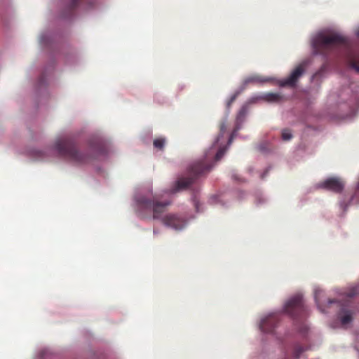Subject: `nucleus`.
Instances as JSON below:
<instances>
[{"mask_svg": "<svg viewBox=\"0 0 359 359\" xmlns=\"http://www.w3.org/2000/svg\"><path fill=\"white\" fill-rule=\"evenodd\" d=\"M226 129V124L222 123L219 126V134L210 149V151L206 153L205 156L203 159L194 162L189 166L187 177L179 178L176 181L172 192L175 193L188 188L196 179L208 173L212 168L210 161L213 156L216 161L222 158L226 149L224 140Z\"/></svg>", "mask_w": 359, "mask_h": 359, "instance_id": "1", "label": "nucleus"}, {"mask_svg": "<svg viewBox=\"0 0 359 359\" xmlns=\"http://www.w3.org/2000/svg\"><path fill=\"white\" fill-rule=\"evenodd\" d=\"M58 154L76 165H83L89 163L95 157L90 154L80 151L75 142L69 137L58 139L54 145Z\"/></svg>", "mask_w": 359, "mask_h": 359, "instance_id": "2", "label": "nucleus"}, {"mask_svg": "<svg viewBox=\"0 0 359 359\" xmlns=\"http://www.w3.org/2000/svg\"><path fill=\"white\" fill-rule=\"evenodd\" d=\"M137 210L142 219H151V212L154 219H160L170 201H159L157 198L151 196L140 195L136 198Z\"/></svg>", "mask_w": 359, "mask_h": 359, "instance_id": "3", "label": "nucleus"}, {"mask_svg": "<svg viewBox=\"0 0 359 359\" xmlns=\"http://www.w3.org/2000/svg\"><path fill=\"white\" fill-rule=\"evenodd\" d=\"M346 39L339 34H320L315 39L313 46L318 52L323 53L324 50L346 45Z\"/></svg>", "mask_w": 359, "mask_h": 359, "instance_id": "4", "label": "nucleus"}, {"mask_svg": "<svg viewBox=\"0 0 359 359\" xmlns=\"http://www.w3.org/2000/svg\"><path fill=\"white\" fill-rule=\"evenodd\" d=\"M284 311L294 318L302 316L305 313L302 296L297 294L290 299L285 304Z\"/></svg>", "mask_w": 359, "mask_h": 359, "instance_id": "5", "label": "nucleus"}, {"mask_svg": "<svg viewBox=\"0 0 359 359\" xmlns=\"http://www.w3.org/2000/svg\"><path fill=\"white\" fill-rule=\"evenodd\" d=\"M306 65L304 62L297 65L287 78L279 81V86L281 87H295L298 80L305 72Z\"/></svg>", "mask_w": 359, "mask_h": 359, "instance_id": "6", "label": "nucleus"}, {"mask_svg": "<svg viewBox=\"0 0 359 359\" xmlns=\"http://www.w3.org/2000/svg\"><path fill=\"white\" fill-rule=\"evenodd\" d=\"M161 219L165 226L175 230H181L185 226L184 220L175 214L166 215Z\"/></svg>", "mask_w": 359, "mask_h": 359, "instance_id": "7", "label": "nucleus"}, {"mask_svg": "<svg viewBox=\"0 0 359 359\" xmlns=\"http://www.w3.org/2000/svg\"><path fill=\"white\" fill-rule=\"evenodd\" d=\"M279 322V318L276 314H270L263 318L260 323V330L266 333L273 332Z\"/></svg>", "mask_w": 359, "mask_h": 359, "instance_id": "8", "label": "nucleus"}, {"mask_svg": "<svg viewBox=\"0 0 359 359\" xmlns=\"http://www.w3.org/2000/svg\"><path fill=\"white\" fill-rule=\"evenodd\" d=\"M344 182L336 177H330L319 184V187L332 191L336 193H340L344 189Z\"/></svg>", "mask_w": 359, "mask_h": 359, "instance_id": "9", "label": "nucleus"}, {"mask_svg": "<svg viewBox=\"0 0 359 359\" xmlns=\"http://www.w3.org/2000/svg\"><path fill=\"white\" fill-rule=\"evenodd\" d=\"M353 311L342 306L338 313V317L343 325L350 323L353 320Z\"/></svg>", "mask_w": 359, "mask_h": 359, "instance_id": "10", "label": "nucleus"}, {"mask_svg": "<svg viewBox=\"0 0 359 359\" xmlns=\"http://www.w3.org/2000/svg\"><path fill=\"white\" fill-rule=\"evenodd\" d=\"M346 62L350 68L359 73V53H349Z\"/></svg>", "mask_w": 359, "mask_h": 359, "instance_id": "11", "label": "nucleus"}, {"mask_svg": "<svg viewBox=\"0 0 359 359\" xmlns=\"http://www.w3.org/2000/svg\"><path fill=\"white\" fill-rule=\"evenodd\" d=\"M263 98L267 102H278L282 100L283 96L279 93H268L264 95Z\"/></svg>", "mask_w": 359, "mask_h": 359, "instance_id": "12", "label": "nucleus"}, {"mask_svg": "<svg viewBox=\"0 0 359 359\" xmlns=\"http://www.w3.org/2000/svg\"><path fill=\"white\" fill-rule=\"evenodd\" d=\"M165 140L164 138H158L154 140V146L158 149H163L165 145Z\"/></svg>", "mask_w": 359, "mask_h": 359, "instance_id": "13", "label": "nucleus"}, {"mask_svg": "<svg viewBox=\"0 0 359 359\" xmlns=\"http://www.w3.org/2000/svg\"><path fill=\"white\" fill-rule=\"evenodd\" d=\"M304 351V348L302 346L297 345L294 348L293 355L298 358L299 355Z\"/></svg>", "mask_w": 359, "mask_h": 359, "instance_id": "14", "label": "nucleus"}, {"mask_svg": "<svg viewBox=\"0 0 359 359\" xmlns=\"http://www.w3.org/2000/svg\"><path fill=\"white\" fill-rule=\"evenodd\" d=\"M281 135H282L283 140L285 141L290 140L292 137L290 131L287 129L283 130Z\"/></svg>", "mask_w": 359, "mask_h": 359, "instance_id": "15", "label": "nucleus"}, {"mask_svg": "<svg viewBox=\"0 0 359 359\" xmlns=\"http://www.w3.org/2000/svg\"><path fill=\"white\" fill-rule=\"evenodd\" d=\"M269 79H259V78L257 77H253V78H250L246 80V83H249V82H254V81H261V82H266V81H269Z\"/></svg>", "mask_w": 359, "mask_h": 359, "instance_id": "16", "label": "nucleus"}, {"mask_svg": "<svg viewBox=\"0 0 359 359\" xmlns=\"http://www.w3.org/2000/svg\"><path fill=\"white\" fill-rule=\"evenodd\" d=\"M245 114H246L245 109H242L239 111V114H238V117H237V120L238 121H241L243 118H245Z\"/></svg>", "mask_w": 359, "mask_h": 359, "instance_id": "17", "label": "nucleus"}, {"mask_svg": "<svg viewBox=\"0 0 359 359\" xmlns=\"http://www.w3.org/2000/svg\"><path fill=\"white\" fill-rule=\"evenodd\" d=\"M78 1L79 0H71V11H73L76 7Z\"/></svg>", "mask_w": 359, "mask_h": 359, "instance_id": "18", "label": "nucleus"}, {"mask_svg": "<svg viewBox=\"0 0 359 359\" xmlns=\"http://www.w3.org/2000/svg\"><path fill=\"white\" fill-rule=\"evenodd\" d=\"M236 95H233V96L230 98V100H229L228 104H227L229 107L231 104V103H232V102H234V100H236Z\"/></svg>", "mask_w": 359, "mask_h": 359, "instance_id": "19", "label": "nucleus"}, {"mask_svg": "<svg viewBox=\"0 0 359 359\" xmlns=\"http://www.w3.org/2000/svg\"><path fill=\"white\" fill-rule=\"evenodd\" d=\"M232 140H233V135H231L228 140V145H229L231 143Z\"/></svg>", "mask_w": 359, "mask_h": 359, "instance_id": "20", "label": "nucleus"}, {"mask_svg": "<svg viewBox=\"0 0 359 359\" xmlns=\"http://www.w3.org/2000/svg\"><path fill=\"white\" fill-rule=\"evenodd\" d=\"M153 233L154 235H156L159 233V231H158V230H157L156 229L154 228L153 230Z\"/></svg>", "mask_w": 359, "mask_h": 359, "instance_id": "21", "label": "nucleus"}, {"mask_svg": "<svg viewBox=\"0 0 359 359\" xmlns=\"http://www.w3.org/2000/svg\"><path fill=\"white\" fill-rule=\"evenodd\" d=\"M334 302H335V300H334V299H329V304H332Z\"/></svg>", "mask_w": 359, "mask_h": 359, "instance_id": "22", "label": "nucleus"}, {"mask_svg": "<svg viewBox=\"0 0 359 359\" xmlns=\"http://www.w3.org/2000/svg\"><path fill=\"white\" fill-rule=\"evenodd\" d=\"M348 296L349 297H352L353 296V293H350V294H348Z\"/></svg>", "mask_w": 359, "mask_h": 359, "instance_id": "23", "label": "nucleus"}, {"mask_svg": "<svg viewBox=\"0 0 359 359\" xmlns=\"http://www.w3.org/2000/svg\"><path fill=\"white\" fill-rule=\"evenodd\" d=\"M356 34H357V36L359 37V29L357 30Z\"/></svg>", "mask_w": 359, "mask_h": 359, "instance_id": "24", "label": "nucleus"}]
</instances>
